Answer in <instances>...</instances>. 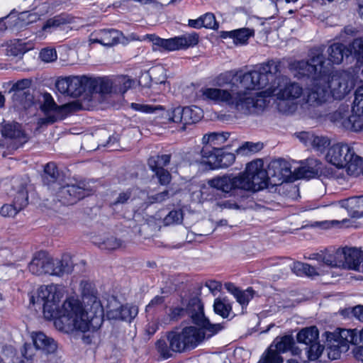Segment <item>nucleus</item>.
<instances>
[{
  "label": "nucleus",
  "instance_id": "nucleus-12",
  "mask_svg": "<svg viewBox=\"0 0 363 363\" xmlns=\"http://www.w3.org/2000/svg\"><path fill=\"white\" fill-rule=\"evenodd\" d=\"M354 148L346 143H336L330 147L326 154L327 161L338 169H346L349 175V167L356 160Z\"/></svg>",
  "mask_w": 363,
  "mask_h": 363
},
{
  "label": "nucleus",
  "instance_id": "nucleus-31",
  "mask_svg": "<svg viewBox=\"0 0 363 363\" xmlns=\"http://www.w3.org/2000/svg\"><path fill=\"white\" fill-rule=\"evenodd\" d=\"M303 93V88L296 82L286 84L277 94L281 100H294L298 99Z\"/></svg>",
  "mask_w": 363,
  "mask_h": 363
},
{
  "label": "nucleus",
  "instance_id": "nucleus-16",
  "mask_svg": "<svg viewBox=\"0 0 363 363\" xmlns=\"http://www.w3.org/2000/svg\"><path fill=\"white\" fill-rule=\"evenodd\" d=\"M267 180L271 182L272 178L278 182H296L294 180V170H291V163L284 158L272 160L268 164Z\"/></svg>",
  "mask_w": 363,
  "mask_h": 363
},
{
  "label": "nucleus",
  "instance_id": "nucleus-2",
  "mask_svg": "<svg viewBox=\"0 0 363 363\" xmlns=\"http://www.w3.org/2000/svg\"><path fill=\"white\" fill-rule=\"evenodd\" d=\"M326 58L323 53H312L307 60H296L290 64V69L300 80H309L314 86L308 94L306 102L311 105H320L325 102L319 91L330 89L333 96L342 99L348 95L354 86L350 73L345 71H331L330 63L325 65Z\"/></svg>",
  "mask_w": 363,
  "mask_h": 363
},
{
  "label": "nucleus",
  "instance_id": "nucleus-3",
  "mask_svg": "<svg viewBox=\"0 0 363 363\" xmlns=\"http://www.w3.org/2000/svg\"><path fill=\"white\" fill-rule=\"evenodd\" d=\"M186 312L193 323L199 326H186L182 329L176 328L167 334L170 348L176 352H182L197 347L205 338L211 337L223 327L220 324H211L205 316L203 306L198 298H191L188 304Z\"/></svg>",
  "mask_w": 363,
  "mask_h": 363
},
{
  "label": "nucleus",
  "instance_id": "nucleus-4",
  "mask_svg": "<svg viewBox=\"0 0 363 363\" xmlns=\"http://www.w3.org/2000/svg\"><path fill=\"white\" fill-rule=\"evenodd\" d=\"M281 74V62L269 60L259 65L257 69L247 72L242 70H230L222 72L216 77L219 86L227 84L233 86L238 83L241 88L247 89H271L279 84L277 79Z\"/></svg>",
  "mask_w": 363,
  "mask_h": 363
},
{
  "label": "nucleus",
  "instance_id": "nucleus-27",
  "mask_svg": "<svg viewBox=\"0 0 363 363\" xmlns=\"http://www.w3.org/2000/svg\"><path fill=\"white\" fill-rule=\"evenodd\" d=\"M122 35L123 33L116 29H101L96 33L94 42L106 47H111L119 43Z\"/></svg>",
  "mask_w": 363,
  "mask_h": 363
},
{
  "label": "nucleus",
  "instance_id": "nucleus-43",
  "mask_svg": "<svg viewBox=\"0 0 363 363\" xmlns=\"http://www.w3.org/2000/svg\"><path fill=\"white\" fill-rule=\"evenodd\" d=\"M121 306L116 300L113 299L110 301L107 311L106 315L108 319L113 320H121Z\"/></svg>",
  "mask_w": 363,
  "mask_h": 363
},
{
  "label": "nucleus",
  "instance_id": "nucleus-40",
  "mask_svg": "<svg viewBox=\"0 0 363 363\" xmlns=\"http://www.w3.org/2000/svg\"><path fill=\"white\" fill-rule=\"evenodd\" d=\"M279 353V351L270 345L268 350L262 354L258 363H281L283 358Z\"/></svg>",
  "mask_w": 363,
  "mask_h": 363
},
{
  "label": "nucleus",
  "instance_id": "nucleus-50",
  "mask_svg": "<svg viewBox=\"0 0 363 363\" xmlns=\"http://www.w3.org/2000/svg\"><path fill=\"white\" fill-rule=\"evenodd\" d=\"M58 264H60L62 268V275H63L64 274H69L72 272L74 264L72 257L69 255H62Z\"/></svg>",
  "mask_w": 363,
  "mask_h": 363
},
{
  "label": "nucleus",
  "instance_id": "nucleus-22",
  "mask_svg": "<svg viewBox=\"0 0 363 363\" xmlns=\"http://www.w3.org/2000/svg\"><path fill=\"white\" fill-rule=\"evenodd\" d=\"M269 183H211L213 188L224 194H230L235 188L256 192L269 187Z\"/></svg>",
  "mask_w": 363,
  "mask_h": 363
},
{
  "label": "nucleus",
  "instance_id": "nucleus-57",
  "mask_svg": "<svg viewBox=\"0 0 363 363\" xmlns=\"http://www.w3.org/2000/svg\"><path fill=\"white\" fill-rule=\"evenodd\" d=\"M30 81L27 79L18 80L12 85L11 88V91H13L15 93L23 91V94H26L24 91L30 86Z\"/></svg>",
  "mask_w": 363,
  "mask_h": 363
},
{
  "label": "nucleus",
  "instance_id": "nucleus-64",
  "mask_svg": "<svg viewBox=\"0 0 363 363\" xmlns=\"http://www.w3.org/2000/svg\"><path fill=\"white\" fill-rule=\"evenodd\" d=\"M120 139L121 136L119 134L113 133V135H110L108 140L101 145L104 147H111L113 145L118 144V146H119Z\"/></svg>",
  "mask_w": 363,
  "mask_h": 363
},
{
  "label": "nucleus",
  "instance_id": "nucleus-19",
  "mask_svg": "<svg viewBox=\"0 0 363 363\" xmlns=\"http://www.w3.org/2000/svg\"><path fill=\"white\" fill-rule=\"evenodd\" d=\"M0 132L4 139L13 140L20 146H23L29 140V136L22 124L16 121L5 122L2 124Z\"/></svg>",
  "mask_w": 363,
  "mask_h": 363
},
{
  "label": "nucleus",
  "instance_id": "nucleus-47",
  "mask_svg": "<svg viewBox=\"0 0 363 363\" xmlns=\"http://www.w3.org/2000/svg\"><path fill=\"white\" fill-rule=\"evenodd\" d=\"M201 18L203 21V28L212 30H217L218 28L219 24L213 13H206L201 15Z\"/></svg>",
  "mask_w": 363,
  "mask_h": 363
},
{
  "label": "nucleus",
  "instance_id": "nucleus-10",
  "mask_svg": "<svg viewBox=\"0 0 363 363\" xmlns=\"http://www.w3.org/2000/svg\"><path fill=\"white\" fill-rule=\"evenodd\" d=\"M205 182H269L267 171L262 159H255L246 164L244 171L230 178L228 176L213 177Z\"/></svg>",
  "mask_w": 363,
  "mask_h": 363
},
{
  "label": "nucleus",
  "instance_id": "nucleus-39",
  "mask_svg": "<svg viewBox=\"0 0 363 363\" xmlns=\"http://www.w3.org/2000/svg\"><path fill=\"white\" fill-rule=\"evenodd\" d=\"M18 189V191L14 197L13 203L21 211L28 204V196L25 184L19 183Z\"/></svg>",
  "mask_w": 363,
  "mask_h": 363
},
{
  "label": "nucleus",
  "instance_id": "nucleus-25",
  "mask_svg": "<svg viewBox=\"0 0 363 363\" xmlns=\"http://www.w3.org/2000/svg\"><path fill=\"white\" fill-rule=\"evenodd\" d=\"M342 249V268L359 270L363 260V252L356 247H345Z\"/></svg>",
  "mask_w": 363,
  "mask_h": 363
},
{
  "label": "nucleus",
  "instance_id": "nucleus-42",
  "mask_svg": "<svg viewBox=\"0 0 363 363\" xmlns=\"http://www.w3.org/2000/svg\"><path fill=\"white\" fill-rule=\"evenodd\" d=\"M93 242L102 250H113L118 248L121 245V240L112 236L102 240H96Z\"/></svg>",
  "mask_w": 363,
  "mask_h": 363
},
{
  "label": "nucleus",
  "instance_id": "nucleus-34",
  "mask_svg": "<svg viewBox=\"0 0 363 363\" xmlns=\"http://www.w3.org/2000/svg\"><path fill=\"white\" fill-rule=\"evenodd\" d=\"M230 133L228 132L211 133L205 135L203 137V145H209L212 147H220L219 145L223 144L229 138Z\"/></svg>",
  "mask_w": 363,
  "mask_h": 363
},
{
  "label": "nucleus",
  "instance_id": "nucleus-28",
  "mask_svg": "<svg viewBox=\"0 0 363 363\" xmlns=\"http://www.w3.org/2000/svg\"><path fill=\"white\" fill-rule=\"evenodd\" d=\"M49 266V256L45 252H39L30 262L28 269L35 275L48 274Z\"/></svg>",
  "mask_w": 363,
  "mask_h": 363
},
{
  "label": "nucleus",
  "instance_id": "nucleus-21",
  "mask_svg": "<svg viewBox=\"0 0 363 363\" xmlns=\"http://www.w3.org/2000/svg\"><path fill=\"white\" fill-rule=\"evenodd\" d=\"M72 23V18L66 13L57 14L53 17L48 18L38 30L39 36H46L51 34L56 30L62 28L64 26Z\"/></svg>",
  "mask_w": 363,
  "mask_h": 363
},
{
  "label": "nucleus",
  "instance_id": "nucleus-36",
  "mask_svg": "<svg viewBox=\"0 0 363 363\" xmlns=\"http://www.w3.org/2000/svg\"><path fill=\"white\" fill-rule=\"evenodd\" d=\"M339 335L346 339L347 342H351V344L363 345V328L359 330L357 329H343Z\"/></svg>",
  "mask_w": 363,
  "mask_h": 363
},
{
  "label": "nucleus",
  "instance_id": "nucleus-52",
  "mask_svg": "<svg viewBox=\"0 0 363 363\" xmlns=\"http://www.w3.org/2000/svg\"><path fill=\"white\" fill-rule=\"evenodd\" d=\"M323 346L319 344V342H315L309 346L308 350V359L311 361L316 360L322 354L323 351Z\"/></svg>",
  "mask_w": 363,
  "mask_h": 363
},
{
  "label": "nucleus",
  "instance_id": "nucleus-9",
  "mask_svg": "<svg viewBox=\"0 0 363 363\" xmlns=\"http://www.w3.org/2000/svg\"><path fill=\"white\" fill-rule=\"evenodd\" d=\"M97 94L101 96L108 94L123 95L135 84V79L128 75L96 77Z\"/></svg>",
  "mask_w": 363,
  "mask_h": 363
},
{
  "label": "nucleus",
  "instance_id": "nucleus-32",
  "mask_svg": "<svg viewBox=\"0 0 363 363\" xmlns=\"http://www.w3.org/2000/svg\"><path fill=\"white\" fill-rule=\"evenodd\" d=\"M291 269L298 276L314 277L323 273V270L320 267L316 268L307 263L300 262H294Z\"/></svg>",
  "mask_w": 363,
  "mask_h": 363
},
{
  "label": "nucleus",
  "instance_id": "nucleus-23",
  "mask_svg": "<svg viewBox=\"0 0 363 363\" xmlns=\"http://www.w3.org/2000/svg\"><path fill=\"white\" fill-rule=\"evenodd\" d=\"M30 337L36 350L46 354H52L57 350V345L54 339L42 332H33Z\"/></svg>",
  "mask_w": 363,
  "mask_h": 363
},
{
  "label": "nucleus",
  "instance_id": "nucleus-38",
  "mask_svg": "<svg viewBox=\"0 0 363 363\" xmlns=\"http://www.w3.org/2000/svg\"><path fill=\"white\" fill-rule=\"evenodd\" d=\"M233 40L236 45L247 44L248 40L255 34L254 30L248 28L235 29L233 30Z\"/></svg>",
  "mask_w": 363,
  "mask_h": 363
},
{
  "label": "nucleus",
  "instance_id": "nucleus-62",
  "mask_svg": "<svg viewBox=\"0 0 363 363\" xmlns=\"http://www.w3.org/2000/svg\"><path fill=\"white\" fill-rule=\"evenodd\" d=\"M349 220L347 219H343L342 221H339L337 220H324L322 222H320L318 223V225L321 227L322 228L328 229L331 228H335L340 226L341 223L344 224L347 223Z\"/></svg>",
  "mask_w": 363,
  "mask_h": 363
},
{
  "label": "nucleus",
  "instance_id": "nucleus-61",
  "mask_svg": "<svg viewBox=\"0 0 363 363\" xmlns=\"http://www.w3.org/2000/svg\"><path fill=\"white\" fill-rule=\"evenodd\" d=\"M254 143L252 142H245L242 145L238 147L235 152L237 154L248 155L253 153L252 149H253Z\"/></svg>",
  "mask_w": 363,
  "mask_h": 363
},
{
  "label": "nucleus",
  "instance_id": "nucleus-8",
  "mask_svg": "<svg viewBox=\"0 0 363 363\" xmlns=\"http://www.w3.org/2000/svg\"><path fill=\"white\" fill-rule=\"evenodd\" d=\"M48 189L57 191L55 196L64 205H72L91 194L86 183H48Z\"/></svg>",
  "mask_w": 363,
  "mask_h": 363
},
{
  "label": "nucleus",
  "instance_id": "nucleus-17",
  "mask_svg": "<svg viewBox=\"0 0 363 363\" xmlns=\"http://www.w3.org/2000/svg\"><path fill=\"white\" fill-rule=\"evenodd\" d=\"M171 159V154H158L148 158L147 165L158 182H171L172 174L164 168L169 164Z\"/></svg>",
  "mask_w": 363,
  "mask_h": 363
},
{
  "label": "nucleus",
  "instance_id": "nucleus-6",
  "mask_svg": "<svg viewBox=\"0 0 363 363\" xmlns=\"http://www.w3.org/2000/svg\"><path fill=\"white\" fill-rule=\"evenodd\" d=\"M230 148V145L221 147L203 146L201 150L202 162L210 169L228 167L235 162L236 158Z\"/></svg>",
  "mask_w": 363,
  "mask_h": 363
},
{
  "label": "nucleus",
  "instance_id": "nucleus-44",
  "mask_svg": "<svg viewBox=\"0 0 363 363\" xmlns=\"http://www.w3.org/2000/svg\"><path fill=\"white\" fill-rule=\"evenodd\" d=\"M39 58L46 63L53 62L57 59V53L55 48H43L40 51Z\"/></svg>",
  "mask_w": 363,
  "mask_h": 363
},
{
  "label": "nucleus",
  "instance_id": "nucleus-24",
  "mask_svg": "<svg viewBox=\"0 0 363 363\" xmlns=\"http://www.w3.org/2000/svg\"><path fill=\"white\" fill-rule=\"evenodd\" d=\"M328 52L329 56L328 59L326 60L325 65L330 63L333 72H335L333 70V65H340L344 57L347 59L351 56L348 45H345L341 43H334L330 45L328 48Z\"/></svg>",
  "mask_w": 363,
  "mask_h": 363
},
{
  "label": "nucleus",
  "instance_id": "nucleus-51",
  "mask_svg": "<svg viewBox=\"0 0 363 363\" xmlns=\"http://www.w3.org/2000/svg\"><path fill=\"white\" fill-rule=\"evenodd\" d=\"M183 214L182 211H172L164 218V223L165 225L178 224L182 221Z\"/></svg>",
  "mask_w": 363,
  "mask_h": 363
},
{
  "label": "nucleus",
  "instance_id": "nucleus-33",
  "mask_svg": "<svg viewBox=\"0 0 363 363\" xmlns=\"http://www.w3.org/2000/svg\"><path fill=\"white\" fill-rule=\"evenodd\" d=\"M318 328L315 326H311L299 331L297 334V340L298 342L311 346L312 344L318 342Z\"/></svg>",
  "mask_w": 363,
  "mask_h": 363
},
{
  "label": "nucleus",
  "instance_id": "nucleus-48",
  "mask_svg": "<svg viewBox=\"0 0 363 363\" xmlns=\"http://www.w3.org/2000/svg\"><path fill=\"white\" fill-rule=\"evenodd\" d=\"M138 309L135 306L125 305L121 308V320L130 321L138 314Z\"/></svg>",
  "mask_w": 363,
  "mask_h": 363
},
{
  "label": "nucleus",
  "instance_id": "nucleus-26",
  "mask_svg": "<svg viewBox=\"0 0 363 363\" xmlns=\"http://www.w3.org/2000/svg\"><path fill=\"white\" fill-rule=\"evenodd\" d=\"M201 98L206 101H212L214 104L225 103L231 99L230 90L218 88L205 87L200 90Z\"/></svg>",
  "mask_w": 363,
  "mask_h": 363
},
{
  "label": "nucleus",
  "instance_id": "nucleus-60",
  "mask_svg": "<svg viewBox=\"0 0 363 363\" xmlns=\"http://www.w3.org/2000/svg\"><path fill=\"white\" fill-rule=\"evenodd\" d=\"M28 51L25 43H21L19 40L10 46L11 54L15 57L23 55Z\"/></svg>",
  "mask_w": 363,
  "mask_h": 363
},
{
  "label": "nucleus",
  "instance_id": "nucleus-1",
  "mask_svg": "<svg viewBox=\"0 0 363 363\" xmlns=\"http://www.w3.org/2000/svg\"><path fill=\"white\" fill-rule=\"evenodd\" d=\"M65 289L57 284L40 286L33 293L30 302L43 306L46 319H54L55 327L62 332L86 333L97 330L103 323L104 309L95 295L83 296V307L78 299H65Z\"/></svg>",
  "mask_w": 363,
  "mask_h": 363
},
{
  "label": "nucleus",
  "instance_id": "nucleus-53",
  "mask_svg": "<svg viewBox=\"0 0 363 363\" xmlns=\"http://www.w3.org/2000/svg\"><path fill=\"white\" fill-rule=\"evenodd\" d=\"M156 347L158 352L165 359L169 358L172 356V349L170 348V344L169 345L164 340H160L157 342Z\"/></svg>",
  "mask_w": 363,
  "mask_h": 363
},
{
  "label": "nucleus",
  "instance_id": "nucleus-14",
  "mask_svg": "<svg viewBox=\"0 0 363 363\" xmlns=\"http://www.w3.org/2000/svg\"><path fill=\"white\" fill-rule=\"evenodd\" d=\"M243 89L235 92L230 89L231 99L227 102V105L240 113L249 115L252 109L257 106L259 100L251 92L255 89Z\"/></svg>",
  "mask_w": 363,
  "mask_h": 363
},
{
  "label": "nucleus",
  "instance_id": "nucleus-59",
  "mask_svg": "<svg viewBox=\"0 0 363 363\" xmlns=\"http://www.w3.org/2000/svg\"><path fill=\"white\" fill-rule=\"evenodd\" d=\"M20 211L16 205L5 204L0 209V213L5 217H13Z\"/></svg>",
  "mask_w": 363,
  "mask_h": 363
},
{
  "label": "nucleus",
  "instance_id": "nucleus-30",
  "mask_svg": "<svg viewBox=\"0 0 363 363\" xmlns=\"http://www.w3.org/2000/svg\"><path fill=\"white\" fill-rule=\"evenodd\" d=\"M43 177L49 182H65L66 175L55 162H49L43 167Z\"/></svg>",
  "mask_w": 363,
  "mask_h": 363
},
{
  "label": "nucleus",
  "instance_id": "nucleus-7",
  "mask_svg": "<svg viewBox=\"0 0 363 363\" xmlns=\"http://www.w3.org/2000/svg\"><path fill=\"white\" fill-rule=\"evenodd\" d=\"M147 38L152 42L154 45L160 48L161 51L167 52L187 50L195 47L199 42V35L196 32L167 39L162 38L155 34H147Z\"/></svg>",
  "mask_w": 363,
  "mask_h": 363
},
{
  "label": "nucleus",
  "instance_id": "nucleus-5",
  "mask_svg": "<svg viewBox=\"0 0 363 363\" xmlns=\"http://www.w3.org/2000/svg\"><path fill=\"white\" fill-rule=\"evenodd\" d=\"M352 114L348 110L342 111L340 108L330 114V120L338 123L341 126L352 132L363 130V85L359 86L354 92V99L352 106Z\"/></svg>",
  "mask_w": 363,
  "mask_h": 363
},
{
  "label": "nucleus",
  "instance_id": "nucleus-56",
  "mask_svg": "<svg viewBox=\"0 0 363 363\" xmlns=\"http://www.w3.org/2000/svg\"><path fill=\"white\" fill-rule=\"evenodd\" d=\"M60 259H53L50 257H49V269H48V274L55 275V276H62L61 271V266L60 264Z\"/></svg>",
  "mask_w": 363,
  "mask_h": 363
},
{
  "label": "nucleus",
  "instance_id": "nucleus-58",
  "mask_svg": "<svg viewBox=\"0 0 363 363\" xmlns=\"http://www.w3.org/2000/svg\"><path fill=\"white\" fill-rule=\"evenodd\" d=\"M330 144V140L327 137L315 136L312 140V145L319 150H324Z\"/></svg>",
  "mask_w": 363,
  "mask_h": 363
},
{
  "label": "nucleus",
  "instance_id": "nucleus-55",
  "mask_svg": "<svg viewBox=\"0 0 363 363\" xmlns=\"http://www.w3.org/2000/svg\"><path fill=\"white\" fill-rule=\"evenodd\" d=\"M130 107L136 111H140L146 113H152L155 110L162 108L161 106H159V107H154L153 106L151 105L140 104L137 103H132Z\"/></svg>",
  "mask_w": 363,
  "mask_h": 363
},
{
  "label": "nucleus",
  "instance_id": "nucleus-46",
  "mask_svg": "<svg viewBox=\"0 0 363 363\" xmlns=\"http://www.w3.org/2000/svg\"><path fill=\"white\" fill-rule=\"evenodd\" d=\"M355 158L354 164H350L349 167V175L357 177L363 175V157L357 155Z\"/></svg>",
  "mask_w": 363,
  "mask_h": 363
},
{
  "label": "nucleus",
  "instance_id": "nucleus-20",
  "mask_svg": "<svg viewBox=\"0 0 363 363\" xmlns=\"http://www.w3.org/2000/svg\"><path fill=\"white\" fill-rule=\"evenodd\" d=\"M309 258L332 268H342L343 266L341 248H327L312 254Z\"/></svg>",
  "mask_w": 363,
  "mask_h": 363
},
{
  "label": "nucleus",
  "instance_id": "nucleus-54",
  "mask_svg": "<svg viewBox=\"0 0 363 363\" xmlns=\"http://www.w3.org/2000/svg\"><path fill=\"white\" fill-rule=\"evenodd\" d=\"M341 313L342 315H348L350 313H352L357 319L363 322V306L362 305L343 310Z\"/></svg>",
  "mask_w": 363,
  "mask_h": 363
},
{
  "label": "nucleus",
  "instance_id": "nucleus-37",
  "mask_svg": "<svg viewBox=\"0 0 363 363\" xmlns=\"http://www.w3.org/2000/svg\"><path fill=\"white\" fill-rule=\"evenodd\" d=\"M351 56L357 62L363 64V38H358L348 45Z\"/></svg>",
  "mask_w": 363,
  "mask_h": 363
},
{
  "label": "nucleus",
  "instance_id": "nucleus-11",
  "mask_svg": "<svg viewBox=\"0 0 363 363\" xmlns=\"http://www.w3.org/2000/svg\"><path fill=\"white\" fill-rule=\"evenodd\" d=\"M300 166L294 169V180L321 179V177H328L333 172L327 168L318 159L308 157L298 162Z\"/></svg>",
  "mask_w": 363,
  "mask_h": 363
},
{
  "label": "nucleus",
  "instance_id": "nucleus-41",
  "mask_svg": "<svg viewBox=\"0 0 363 363\" xmlns=\"http://www.w3.org/2000/svg\"><path fill=\"white\" fill-rule=\"evenodd\" d=\"M213 309L216 314L223 318H228L232 308L227 300L216 298L214 301Z\"/></svg>",
  "mask_w": 363,
  "mask_h": 363
},
{
  "label": "nucleus",
  "instance_id": "nucleus-63",
  "mask_svg": "<svg viewBox=\"0 0 363 363\" xmlns=\"http://www.w3.org/2000/svg\"><path fill=\"white\" fill-rule=\"evenodd\" d=\"M35 347L26 343L21 350L22 355L27 359H31L35 354Z\"/></svg>",
  "mask_w": 363,
  "mask_h": 363
},
{
  "label": "nucleus",
  "instance_id": "nucleus-29",
  "mask_svg": "<svg viewBox=\"0 0 363 363\" xmlns=\"http://www.w3.org/2000/svg\"><path fill=\"white\" fill-rule=\"evenodd\" d=\"M339 204L340 207L345 208L352 217H363V196L342 200Z\"/></svg>",
  "mask_w": 363,
  "mask_h": 363
},
{
  "label": "nucleus",
  "instance_id": "nucleus-18",
  "mask_svg": "<svg viewBox=\"0 0 363 363\" xmlns=\"http://www.w3.org/2000/svg\"><path fill=\"white\" fill-rule=\"evenodd\" d=\"M342 330V328H337L334 332L325 333L328 343V355L330 359L340 358L341 353L347 352L349 345L351 344V342H347L339 335Z\"/></svg>",
  "mask_w": 363,
  "mask_h": 363
},
{
  "label": "nucleus",
  "instance_id": "nucleus-13",
  "mask_svg": "<svg viewBox=\"0 0 363 363\" xmlns=\"http://www.w3.org/2000/svg\"><path fill=\"white\" fill-rule=\"evenodd\" d=\"M167 117L169 121L175 123H181L182 130H186V126L198 123L203 118L202 111L196 106L182 107L180 106L173 108L167 111Z\"/></svg>",
  "mask_w": 363,
  "mask_h": 363
},
{
  "label": "nucleus",
  "instance_id": "nucleus-45",
  "mask_svg": "<svg viewBox=\"0 0 363 363\" xmlns=\"http://www.w3.org/2000/svg\"><path fill=\"white\" fill-rule=\"evenodd\" d=\"M254 291L252 288H248L245 291L240 290L236 294L235 298L237 301L242 306H246L250 301L253 298Z\"/></svg>",
  "mask_w": 363,
  "mask_h": 363
},
{
  "label": "nucleus",
  "instance_id": "nucleus-35",
  "mask_svg": "<svg viewBox=\"0 0 363 363\" xmlns=\"http://www.w3.org/2000/svg\"><path fill=\"white\" fill-rule=\"evenodd\" d=\"M294 344V337L291 335H286L282 337H277L270 345L279 352H285L289 350Z\"/></svg>",
  "mask_w": 363,
  "mask_h": 363
},
{
  "label": "nucleus",
  "instance_id": "nucleus-15",
  "mask_svg": "<svg viewBox=\"0 0 363 363\" xmlns=\"http://www.w3.org/2000/svg\"><path fill=\"white\" fill-rule=\"evenodd\" d=\"M69 96L77 98L84 94L91 96L97 94L96 77L82 76H69Z\"/></svg>",
  "mask_w": 363,
  "mask_h": 363
},
{
  "label": "nucleus",
  "instance_id": "nucleus-49",
  "mask_svg": "<svg viewBox=\"0 0 363 363\" xmlns=\"http://www.w3.org/2000/svg\"><path fill=\"white\" fill-rule=\"evenodd\" d=\"M69 76L65 77H59L55 83L57 90L62 94L69 96Z\"/></svg>",
  "mask_w": 363,
  "mask_h": 363
}]
</instances>
